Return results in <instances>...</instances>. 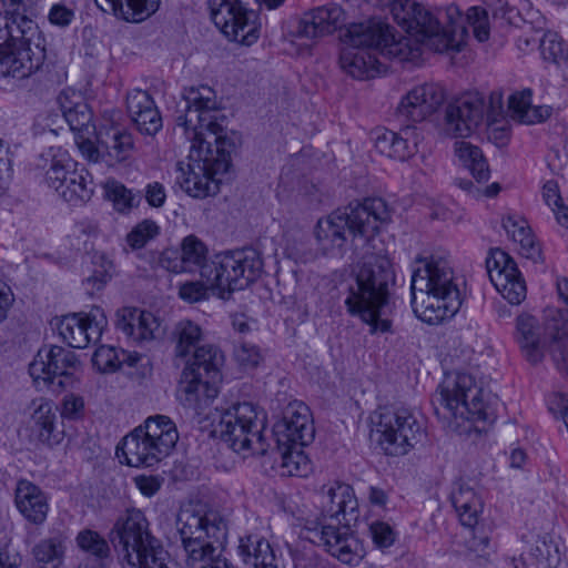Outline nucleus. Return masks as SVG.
Listing matches in <instances>:
<instances>
[{
  "label": "nucleus",
  "mask_w": 568,
  "mask_h": 568,
  "mask_svg": "<svg viewBox=\"0 0 568 568\" xmlns=\"http://www.w3.org/2000/svg\"><path fill=\"white\" fill-rule=\"evenodd\" d=\"M184 113L176 119L186 140L191 142L186 163L178 166L176 182L194 199L215 195L220 176L231 163L226 150V116L219 108L215 91L207 85L183 90Z\"/></svg>",
  "instance_id": "f257e3e1"
},
{
  "label": "nucleus",
  "mask_w": 568,
  "mask_h": 568,
  "mask_svg": "<svg viewBox=\"0 0 568 568\" xmlns=\"http://www.w3.org/2000/svg\"><path fill=\"white\" fill-rule=\"evenodd\" d=\"M209 248L197 236H185L180 250L168 248L160 257L161 266L169 272L199 273L202 280L220 287H248L263 272V260L253 247L226 251L207 257Z\"/></svg>",
  "instance_id": "f03ea898"
},
{
  "label": "nucleus",
  "mask_w": 568,
  "mask_h": 568,
  "mask_svg": "<svg viewBox=\"0 0 568 568\" xmlns=\"http://www.w3.org/2000/svg\"><path fill=\"white\" fill-rule=\"evenodd\" d=\"M344 47L339 54V65L355 79H368L377 75L383 68L377 53L399 61L415 62L420 50L410 41L398 37L390 26L379 19L352 23L344 36Z\"/></svg>",
  "instance_id": "7ed1b4c3"
},
{
  "label": "nucleus",
  "mask_w": 568,
  "mask_h": 568,
  "mask_svg": "<svg viewBox=\"0 0 568 568\" xmlns=\"http://www.w3.org/2000/svg\"><path fill=\"white\" fill-rule=\"evenodd\" d=\"M389 220L390 211L381 197L349 203L317 221L314 231L317 250L324 256L342 257L349 237L355 247L364 246Z\"/></svg>",
  "instance_id": "20e7f679"
},
{
  "label": "nucleus",
  "mask_w": 568,
  "mask_h": 568,
  "mask_svg": "<svg viewBox=\"0 0 568 568\" xmlns=\"http://www.w3.org/2000/svg\"><path fill=\"white\" fill-rule=\"evenodd\" d=\"M458 278L449 261L439 255L418 256L412 276V306L424 323L436 325L460 307Z\"/></svg>",
  "instance_id": "39448f33"
},
{
  "label": "nucleus",
  "mask_w": 568,
  "mask_h": 568,
  "mask_svg": "<svg viewBox=\"0 0 568 568\" xmlns=\"http://www.w3.org/2000/svg\"><path fill=\"white\" fill-rule=\"evenodd\" d=\"M395 272L387 256L364 264L348 284L344 305L347 313L368 326L371 334L390 332V287Z\"/></svg>",
  "instance_id": "423d86ee"
},
{
  "label": "nucleus",
  "mask_w": 568,
  "mask_h": 568,
  "mask_svg": "<svg viewBox=\"0 0 568 568\" xmlns=\"http://www.w3.org/2000/svg\"><path fill=\"white\" fill-rule=\"evenodd\" d=\"M176 528L186 568H234L220 549L226 536V524L217 514L182 509Z\"/></svg>",
  "instance_id": "0eeeda50"
},
{
  "label": "nucleus",
  "mask_w": 568,
  "mask_h": 568,
  "mask_svg": "<svg viewBox=\"0 0 568 568\" xmlns=\"http://www.w3.org/2000/svg\"><path fill=\"white\" fill-rule=\"evenodd\" d=\"M437 400V413L459 433H481L494 423V410L481 399V389L469 374L459 373L443 384Z\"/></svg>",
  "instance_id": "6e6552de"
},
{
  "label": "nucleus",
  "mask_w": 568,
  "mask_h": 568,
  "mask_svg": "<svg viewBox=\"0 0 568 568\" xmlns=\"http://www.w3.org/2000/svg\"><path fill=\"white\" fill-rule=\"evenodd\" d=\"M178 440L175 423L165 415H154L124 436L116 452H122L128 466L152 467L172 453Z\"/></svg>",
  "instance_id": "1a4fd4ad"
},
{
  "label": "nucleus",
  "mask_w": 568,
  "mask_h": 568,
  "mask_svg": "<svg viewBox=\"0 0 568 568\" xmlns=\"http://www.w3.org/2000/svg\"><path fill=\"white\" fill-rule=\"evenodd\" d=\"M114 529L121 546L122 568H169L170 555L150 532L149 523L141 510H128L116 521Z\"/></svg>",
  "instance_id": "9d476101"
},
{
  "label": "nucleus",
  "mask_w": 568,
  "mask_h": 568,
  "mask_svg": "<svg viewBox=\"0 0 568 568\" xmlns=\"http://www.w3.org/2000/svg\"><path fill=\"white\" fill-rule=\"evenodd\" d=\"M266 416L263 409L251 402L234 403L221 412L216 432L221 438L243 457L264 454L266 450L262 432Z\"/></svg>",
  "instance_id": "9b49d317"
},
{
  "label": "nucleus",
  "mask_w": 568,
  "mask_h": 568,
  "mask_svg": "<svg viewBox=\"0 0 568 568\" xmlns=\"http://www.w3.org/2000/svg\"><path fill=\"white\" fill-rule=\"evenodd\" d=\"M381 6H388L394 20L409 37L412 45H416L423 53V48L443 53L447 48L456 45L450 33L438 32V20L423 6L414 0H378ZM393 32L398 37L393 27Z\"/></svg>",
  "instance_id": "f8f14e48"
},
{
  "label": "nucleus",
  "mask_w": 568,
  "mask_h": 568,
  "mask_svg": "<svg viewBox=\"0 0 568 568\" xmlns=\"http://www.w3.org/2000/svg\"><path fill=\"white\" fill-rule=\"evenodd\" d=\"M45 184L72 205L88 202L94 192L91 174L74 162L69 152L60 146L50 148L43 155Z\"/></svg>",
  "instance_id": "ddd939ff"
},
{
  "label": "nucleus",
  "mask_w": 568,
  "mask_h": 568,
  "mask_svg": "<svg viewBox=\"0 0 568 568\" xmlns=\"http://www.w3.org/2000/svg\"><path fill=\"white\" fill-rule=\"evenodd\" d=\"M376 418L373 434L386 455H406L423 436L422 425L407 408H384L376 414Z\"/></svg>",
  "instance_id": "4468645a"
},
{
  "label": "nucleus",
  "mask_w": 568,
  "mask_h": 568,
  "mask_svg": "<svg viewBox=\"0 0 568 568\" xmlns=\"http://www.w3.org/2000/svg\"><path fill=\"white\" fill-rule=\"evenodd\" d=\"M223 365V355L215 347L200 346L184 367L180 382V389L185 394L187 405L201 400V394L213 398L217 395L216 383L221 379L220 368Z\"/></svg>",
  "instance_id": "2eb2a0df"
},
{
  "label": "nucleus",
  "mask_w": 568,
  "mask_h": 568,
  "mask_svg": "<svg viewBox=\"0 0 568 568\" xmlns=\"http://www.w3.org/2000/svg\"><path fill=\"white\" fill-rule=\"evenodd\" d=\"M81 363L77 355L61 346H43L29 366V373L39 384H53L57 379L59 387H72L78 381Z\"/></svg>",
  "instance_id": "dca6fc26"
},
{
  "label": "nucleus",
  "mask_w": 568,
  "mask_h": 568,
  "mask_svg": "<svg viewBox=\"0 0 568 568\" xmlns=\"http://www.w3.org/2000/svg\"><path fill=\"white\" fill-rule=\"evenodd\" d=\"M495 106L487 109L479 92H467L450 103L446 111V131L453 136H469L486 119L495 121Z\"/></svg>",
  "instance_id": "f3484780"
},
{
  "label": "nucleus",
  "mask_w": 568,
  "mask_h": 568,
  "mask_svg": "<svg viewBox=\"0 0 568 568\" xmlns=\"http://www.w3.org/2000/svg\"><path fill=\"white\" fill-rule=\"evenodd\" d=\"M80 141V154L90 163L103 162L113 166L125 161L133 149L132 135L116 128L100 131L94 140Z\"/></svg>",
  "instance_id": "a211bd4d"
},
{
  "label": "nucleus",
  "mask_w": 568,
  "mask_h": 568,
  "mask_svg": "<svg viewBox=\"0 0 568 568\" xmlns=\"http://www.w3.org/2000/svg\"><path fill=\"white\" fill-rule=\"evenodd\" d=\"M313 503L324 519L341 524L358 518V501L353 488L337 480L328 481L314 493Z\"/></svg>",
  "instance_id": "6ab92c4d"
},
{
  "label": "nucleus",
  "mask_w": 568,
  "mask_h": 568,
  "mask_svg": "<svg viewBox=\"0 0 568 568\" xmlns=\"http://www.w3.org/2000/svg\"><path fill=\"white\" fill-rule=\"evenodd\" d=\"M486 267L490 282L510 304L518 305L526 298L525 281L515 261L505 251L490 250Z\"/></svg>",
  "instance_id": "aec40b11"
},
{
  "label": "nucleus",
  "mask_w": 568,
  "mask_h": 568,
  "mask_svg": "<svg viewBox=\"0 0 568 568\" xmlns=\"http://www.w3.org/2000/svg\"><path fill=\"white\" fill-rule=\"evenodd\" d=\"M108 325L103 311L99 307L89 313H73L63 316L57 324V329L64 343L72 348H85L97 343Z\"/></svg>",
  "instance_id": "412c9836"
},
{
  "label": "nucleus",
  "mask_w": 568,
  "mask_h": 568,
  "mask_svg": "<svg viewBox=\"0 0 568 568\" xmlns=\"http://www.w3.org/2000/svg\"><path fill=\"white\" fill-rule=\"evenodd\" d=\"M351 524L318 521L311 530L333 557L343 564L357 565L365 556V549L362 541L353 535Z\"/></svg>",
  "instance_id": "4be33fe9"
},
{
  "label": "nucleus",
  "mask_w": 568,
  "mask_h": 568,
  "mask_svg": "<svg viewBox=\"0 0 568 568\" xmlns=\"http://www.w3.org/2000/svg\"><path fill=\"white\" fill-rule=\"evenodd\" d=\"M276 442L283 445L306 446L315 436L311 410L303 402H291L283 412V418L274 427Z\"/></svg>",
  "instance_id": "5701e85b"
},
{
  "label": "nucleus",
  "mask_w": 568,
  "mask_h": 568,
  "mask_svg": "<svg viewBox=\"0 0 568 568\" xmlns=\"http://www.w3.org/2000/svg\"><path fill=\"white\" fill-rule=\"evenodd\" d=\"M445 91L436 83L414 87L400 100L397 111L400 116L412 122H423L432 116L444 103Z\"/></svg>",
  "instance_id": "b1692460"
},
{
  "label": "nucleus",
  "mask_w": 568,
  "mask_h": 568,
  "mask_svg": "<svg viewBox=\"0 0 568 568\" xmlns=\"http://www.w3.org/2000/svg\"><path fill=\"white\" fill-rule=\"evenodd\" d=\"M32 36L28 34L0 48L1 77L24 79L40 67L43 57L31 49Z\"/></svg>",
  "instance_id": "393cba45"
},
{
  "label": "nucleus",
  "mask_w": 568,
  "mask_h": 568,
  "mask_svg": "<svg viewBox=\"0 0 568 568\" xmlns=\"http://www.w3.org/2000/svg\"><path fill=\"white\" fill-rule=\"evenodd\" d=\"M515 338L526 359L532 364L542 359L548 341L551 342V349L554 348V338L546 332V318L544 317L541 333L538 320L528 313L517 316Z\"/></svg>",
  "instance_id": "a878e982"
},
{
  "label": "nucleus",
  "mask_w": 568,
  "mask_h": 568,
  "mask_svg": "<svg viewBox=\"0 0 568 568\" xmlns=\"http://www.w3.org/2000/svg\"><path fill=\"white\" fill-rule=\"evenodd\" d=\"M30 409V436L47 446L53 447L63 439V432L57 429L55 406L51 399L38 397L32 399Z\"/></svg>",
  "instance_id": "bb28decb"
},
{
  "label": "nucleus",
  "mask_w": 568,
  "mask_h": 568,
  "mask_svg": "<svg viewBox=\"0 0 568 568\" xmlns=\"http://www.w3.org/2000/svg\"><path fill=\"white\" fill-rule=\"evenodd\" d=\"M62 114L74 132V142L80 150V139L92 140L95 125L92 122V112L83 97L75 91H63L58 98Z\"/></svg>",
  "instance_id": "cd10ccee"
},
{
  "label": "nucleus",
  "mask_w": 568,
  "mask_h": 568,
  "mask_svg": "<svg viewBox=\"0 0 568 568\" xmlns=\"http://www.w3.org/2000/svg\"><path fill=\"white\" fill-rule=\"evenodd\" d=\"M115 327L134 343L149 342L160 333V321L151 312L136 307H122L116 312Z\"/></svg>",
  "instance_id": "c85d7f7f"
},
{
  "label": "nucleus",
  "mask_w": 568,
  "mask_h": 568,
  "mask_svg": "<svg viewBox=\"0 0 568 568\" xmlns=\"http://www.w3.org/2000/svg\"><path fill=\"white\" fill-rule=\"evenodd\" d=\"M420 141L422 134L415 126L407 125L398 132L381 130L375 135V149L389 159L406 161L417 153Z\"/></svg>",
  "instance_id": "c756f323"
},
{
  "label": "nucleus",
  "mask_w": 568,
  "mask_h": 568,
  "mask_svg": "<svg viewBox=\"0 0 568 568\" xmlns=\"http://www.w3.org/2000/svg\"><path fill=\"white\" fill-rule=\"evenodd\" d=\"M345 21L346 13L339 6H322L303 16L298 32L305 38L316 39L334 33L344 26Z\"/></svg>",
  "instance_id": "7c9ffc66"
},
{
  "label": "nucleus",
  "mask_w": 568,
  "mask_h": 568,
  "mask_svg": "<svg viewBox=\"0 0 568 568\" xmlns=\"http://www.w3.org/2000/svg\"><path fill=\"white\" fill-rule=\"evenodd\" d=\"M14 501L20 514L34 525H42L50 509L49 500L40 487L22 479L16 488Z\"/></svg>",
  "instance_id": "2f4dec72"
},
{
  "label": "nucleus",
  "mask_w": 568,
  "mask_h": 568,
  "mask_svg": "<svg viewBox=\"0 0 568 568\" xmlns=\"http://www.w3.org/2000/svg\"><path fill=\"white\" fill-rule=\"evenodd\" d=\"M239 11L240 14L234 13L230 17V29H219L230 41L248 47L258 40L261 23L257 13L247 6Z\"/></svg>",
  "instance_id": "473e14b6"
},
{
  "label": "nucleus",
  "mask_w": 568,
  "mask_h": 568,
  "mask_svg": "<svg viewBox=\"0 0 568 568\" xmlns=\"http://www.w3.org/2000/svg\"><path fill=\"white\" fill-rule=\"evenodd\" d=\"M95 2L103 11H110L126 22L144 21L160 6V0H95Z\"/></svg>",
  "instance_id": "72a5a7b5"
},
{
  "label": "nucleus",
  "mask_w": 568,
  "mask_h": 568,
  "mask_svg": "<svg viewBox=\"0 0 568 568\" xmlns=\"http://www.w3.org/2000/svg\"><path fill=\"white\" fill-rule=\"evenodd\" d=\"M239 554L243 561L254 568H278V558L264 538L250 535L240 539Z\"/></svg>",
  "instance_id": "f704fd0d"
},
{
  "label": "nucleus",
  "mask_w": 568,
  "mask_h": 568,
  "mask_svg": "<svg viewBox=\"0 0 568 568\" xmlns=\"http://www.w3.org/2000/svg\"><path fill=\"white\" fill-rule=\"evenodd\" d=\"M521 558L530 565L556 568L560 561V552L551 537L545 534L531 536L526 541V548L521 552Z\"/></svg>",
  "instance_id": "c9c22d12"
},
{
  "label": "nucleus",
  "mask_w": 568,
  "mask_h": 568,
  "mask_svg": "<svg viewBox=\"0 0 568 568\" xmlns=\"http://www.w3.org/2000/svg\"><path fill=\"white\" fill-rule=\"evenodd\" d=\"M453 505L463 526L474 528L484 509L481 498L470 487L460 486L452 494Z\"/></svg>",
  "instance_id": "e433bc0d"
},
{
  "label": "nucleus",
  "mask_w": 568,
  "mask_h": 568,
  "mask_svg": "<svg viewBox=\"0 0 568 568\" xmlns=\"http://www.w3.org/2000/svg\"><path fill=\"white\" fill-rule=\"evenodd\" d=\"M508 108L511 116L524 124H535L550 116L548 106L532 105L530 90L513 93L508 100Z\"/></svg>",
  "instance_id": "4c0bfd02"
},
{
  "label": "nucleus",
  "mask_w": 568,
  "mask_h": 568,
  "mask_svg": "<svg viewBox=\"0 0 568 568\" xmlns=\"http://www.w3.org/2000/svg\"><path fill=\"white\" fill-rule=\"evenodd\" d=\"M557 294L567 310L548 307L545 310L546 332L554 338L568 337V278L560 277L556 282Z\"/></svg>",
  "instance_id": "58836bf2"
},
{
  "label": "nucleus",
  "mask_w": 568,
  "mask_h": 568,
  "mask_svg": "<svg viewBox=\"0 0 568 568\" xmlns=\"http://www.w3.org/2000/svg\"><path fill=\"white\" fill-rule=\"evenodd\" d=\"M33 568H61L65 555V541L61 536L41 539L32 548Z\"/></svg>",
  "instance_id": "ea45409f"
},
{
  "label": "nucleus",
  "mask_w": 568,
  "mask_h": 568,
  "mask_svg": "<svg viewBox=\"0 0 568 568\" xmlns=\"http://www.w3.org/2000/svg\"><path fill=\"white\" fill-rule=\"evenodd\" d=\"M300 445H283L277 450L280 459L276 460V469L282 476H306L311 470V464L307 456Z\"/></svg>",
  "instance_id": "a19ab883"
},
{
  "label": "nucleus",
  "mask_w": 568,
  "mask_h": 568,
  "mask_svg": "<svg viewBox=\"0 0 568 568\" xmlns=\"http://www.w3.org/2000/svg\"><path fill=\"white\" fill-rule=\"evenodd\" d=\"M36 30L34 21L24 14L0 13V48L28 34H34Z\"/></svg>",
  "instance_id": "79ce46f5"
},
{
  "label": "nucleus",
  "mask_w": 568,
  "mask_h": 568,
  "mask_svg": "<svg viewBox=\"0 0 568 568\" xmlns=\"http://www.w3.org/2000/svg\"><path fill=\"white\" fill-rule=\"evenodd\" d=\"M539 51L545 61L556 64L568 77V45L558 32L546 31L539 39Z\"/></svg>",
  "instance_id": "37998d69"
},
{
  "label": "nucleus",
  "mask_w": 568,
  "mask_h": 568,
  "mask_svg": "<svg viewBox=\"0 0 568 568\" xmlns=\"http://www.w3.org/2000/svg\"><path fill=\"white\" fill-rule=\"evenodd\" d=\"M455 154L460 163L471 172L475 179L478 181L488 180V164L478 146L466 141H457L455 143Z\"/></svg>",
  "instance_id": "c03bdc74"
},
{
  "label": "nucleus",
  "mask_w": 568,
  "mask_h": 568,
  "mask_svg": "<svg viewBox=\"0 0 568 568\" xmlns=\"http://www.w3.org/2000/svg\"><path fill=\"white\" fill-rule=\"evenodd\" d=\"M246 287H233V285L223 288L211 285L206 280H202L200 277L199 281H187L180 284L179 296L185 302L195 303L206 300L209 297V292H213L219 297L224 298L226 295H230L235 291H242Z\"/></svg>",
  "instance_id": "a18cd8bd"
},
{
  "label": "nucleus",
  "mask_w": 568,
  "mask_h": 568,
  "mask_svg": "<svg viewBox=\"0 0 568 568\" xmlns=\"http://www.w3.org/2000/svg\"><path fill=\"white\" fill-rule=\"evenodd\" d=\"M103 190L105 197L112 202L114 210L119 213H129L141 201L139 193H134L114 179H108L103 183Z\"/></svg>",
  "instance_id": "49530a36"
},
{
  "label": "nucleus",
  "mask_w": 568,
  "mask_h": 568,
  "mask_svg": "<svg viewBox=\"0 0 568 568\" xmlns=\"http://www.w3.org/2000/svg\"><path fill=\"white\" fill-rule=\"evenodd\" d=\"M178 338L175 353L178 357L187 356L191 351L199 348L196 345L202 338V328L196 323L183 320L175 327Z\"/></svg>",
  "instance_id": "de8ad7c7"
},
{
  "label": "nucleus",
  "mask_w": 568,
  "mask_h": 568,
  "mask_svg": "<svg viewBox=\"0 0 568 568\" xmlns=\"http://www.w3.org/2000/svg\"><path fill=\"white\" fill-rule=\"evenodd\" d=\"M78 547L97 558L103 559L110 555L108 541L98 532L91 529H83L75 537Z\"/></svg>",
  "instance_id": "09e8293b"
},
{
  "label": "nucleus",
  "mask_w": 568,
  "mask_h": 568,
  "mask_svg": "<svg viewBox=\"0 0 568 568\" xmlns=\"http://www.w3.org/2000/svg\"><path fill=\"white\" fill-rule=\"evenodd\" d=\"M246 4L242 0H209L211 18L217 28L230 29L229 19Z\"/></svg>",
  "instance_id": "8fccbe9b"
},
{
  "label": "nucleus",
  "mask_w": 568,
  "mask_h": 568,
  "mask_svg": "<svg viewBox=\"0 0 568 568\" xmlns=\"http://www.w3.org/2000/svg\"><path fill=\"white\" fill-rule=\"evenodd\" d=\"M446 19L448 20L447 26H442L438 21V32H445L450 33L452 38L455 40V44L453 47L447 48L444 52L447 51H459L462 41H463V34H464V24H463V17L459 11V9L456 6H449L445 10Z\"/></svg>",
  "instance_id": "3c124183"
},
{
  "label": "nucleus",
  "mask_w": 568,
  "mask_h": 568,
  "mask_svg": "<svg viewBox=\"0 0 568 568\" xmlns=\"http://www.w3.org/2000/svg\"><path fill=\"white\" fill-rule=\"evenodd\" d=\"M519 246V253L532 262H541L542 261V251L540 243L535 239V235L529 226V224L524 227L521 232L516 234L514 239H511Z\"/></svg>",
  "instance_id": "603ef678"
},
{
  "label": "nucleus",
  "mask_w": 568,
  "mask_h": 568,
  "mask_svg": "<svg viewBox=\"0 0 568 568\" xmlns=\"http://www.w3.org/2000/svg\"><path fill=\"white\" fill-rule=\"evenodd\" d=\"M159 234V226L151 220L139 223L126 236V242L133 250L142 248Z\"/></svg>",
  "instance_id": "864d4df0"
},
{
  "label": "nucleus",
  "mask_w": 568,
  "mask_h": 568,
  "mask_svg": "<svg viewBox=\"0 0 568 568\" xmlns=\"http://www.w3.org/2000/svg\"><path fill=\"white\" fill-rule=\"evenodd\" d=\"M136 129L146 135L156 134L163 125L162 116L156 105L141 112V114L131 118Z\"/></svg>",
  "instance_id": "5fc2aeb1"
},
{
  "label": "nucleus",
  "mask_w": 568,
  "mask_h": 568,
  "mask_svg": "<svg viewBox=\"0 0 568 568\" xmlns=\"http://www.w3.org/2000/svg\"><path fill=\"white\" fill-rule=\"evenodd\" d=\"M93 365L102 373H112L120 368L121 359L112 346L102 345L93 354Z\"/></svg>",
  "instance_id": "6e6d98bb"
},
{
  "label": "nucleus",
  "mask_w": 568,
  "mask_h": 568,
  "mask_svg": "<svg viewBox=\"0 0 568 568\" xmlns=\"http://www.w3.org/2000/svg\"><path fill=\"white\" fill-rule=\"evenodd\" d=\"M75 19V6L73 3L57 2L53 3L48 12V21L50 24L60 29L71 26Z\"/></svg>",
  "instance_id": "4d7b16f0"
},
{
  "label": "nucleus",
  "mask_w": 568,
  "mask_h": 568,
  "mask_svg": "<svg viewBox=\"0 0 568 568\" xmlns=\"http://www.w3.org/2000/svg\"><path fill=\"white\" fill-rule=\"evenodd\" d=\"M466 19L478 41L484 42L488 40L489 24L488 14L485 9L479 7L469 8L466 14Z\"/></svg>",
  "instance_id": "13d9d810"
},
{
  "label": "nucleus",
  "mask_w": 568,
  "mask_h": 568,
  "mask_svg": "<svg viewBox=\"0 0 568 568\" xmlns=\"http://www.w3.org/2000/svg\"><path fill=\"white\" fill-rule=\"evenodd\" d=\"M374 545L379 549L389 548L396 540V532L387 523L375 520L369 525Z\"/></svg>",
  "instance_id": "bf43d9fd"
},
{
  "label": "nucleus",
  "mask_w": 568,
  "mask_h": 568,
  "mask_svg": "<svg viewBox=\"0 0 568 568\" xmlns=\"http://www.w3.org/2000/svg\"><path fill=\"white\" fill-rule=\"evenodd\" d=\"M155 105L153 98L148 91L133 89L126 94V108L131 118Z\"/></svg>",
  "instance_id": "052dcab7"
},
{
  "label": "nucleus",
  "mask_w": 568,
  "mask_h": 568,
  "mask_svg": "<svg viewBox=\"0 0 568 568\" xmlns=\"http://www.w3.org/2000/svg\"><path fill=\"white\" fill-rule=\"evenodd\" d=\"M84 412V400L75 394H68L61 403V416L67 419H79Z\"/></svg>",
  "instance_id": "680f3d73"
},
{
  "label": "nucleus",
  "mask_w": 568,
  "mask_h": 568,
  "mask_svg": "<svg viewBox=\"0 0 568 568\" xmlns=\"http://www.w3.org/2000/svg\"><path fill=\"white\" fill-rule=\"evenodd\" d=\"M163 480L158 476H138L135 485L142 495L146 497L154 496L161 488Z\"/></svg>",
  "instance_id": "e2e57ef3"
},
{
  "label": "nucleus",
  "mask_w": 568,
  "mask_h": 568,
  "mask_svg": "<svg viewBox=\"0 0 568 568\" xmlns=\"http://www.w3.org/2000/svg\"><path fill=\"white\" fill-rule=\"evenodd\" d=\"M237 361L246 366H256L261 361V354L256 346L243 344L235 351Z\"/></svg>",
  "instance_id": "0e129e2a"
},
{
  "label": "nucleus",
  "mask_w": 568,
  "mask_h": 568,
  "mask_svg": "<svg viewBox=\"0 0 568 568\" xmlns=\"http://www.w3.org/2000/svg\"><path fill=\"white\" fill-rule=\"evenodd\" d=\"M166 199L165 187L159 183L153 182L145 187V200L149 205L153 207H161Z\"/></svg>",
  "instance_id": "69168bd1"
},
{
  "label": "nucleus",
  "mask_w": 568,
  "mask_h": 568,
  "mask_svg": "<svg viewBox=\"0 0 568 568\" xmlns=\"http://www.w3.org/2000/svg\"><path fill=\"white\" fill-rule=\"evenodd\" d=\"M542 199L551 211L564 202L559 192V185L556 181L549 180L544 184Z\"/></svg>",
  "instance_id": "338daca9"
},
{
  "label": "nucleus",
  "mask_w": 568,
  "mask_h": 568,
  "mask_svg": "<svg viewBox=\"0 0 568 568\" xmlns=\"http://www.w3.org/2000/svg\"><path fill=\"white\" fill-rule=\"evenodd\" d=\"M99 233L98 224L93 221L83 220L78 222L73 227V235L80 239L81 236H85L83 241V248L88 250V240L91 237H95Z\"/></svg>",
  "instance_id": "774afa93"
}]
</instances>
